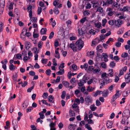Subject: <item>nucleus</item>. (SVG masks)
I'll return each mask as SVG.
<instances>
[{"label":"nucleus","mask_w":130,"mask_h":130,"mask_svg":"<svg viewBox=\"0 0 130 130\" xmlns=\"http://www.w3.org/2000/svg\"><path fill=\"white\" fill-rule=\"evenodd\" d=\"M84 42L81 39L78 40L75 43H71L70 46L71 49H82L83 47Z\"/></svg>","instance_id":"obj_1"},{"label":"nucleus","mask_w":130,"mask_h":130,"mask_svg":"<svg viewBox=\"0 0 130 130\" xmlns=\"http://www.w3.org/2000/svg\"><path fill=\"white\" fill-rule=\"evenodd\" d=\"M92 99L91 97L88 96L85 97V101L86 104L89 105L92 103Z\"/></svg>","instance_id":"obj_2"},{"label":"nucleus","mask_w":130,"mask_h":130,"mask_svg":"<svg viewBox=\"0 0 130 130\" xmlns=\"http://www.w3.org/2000/svg\"><path fill=\"white\" fill-rule=\"evenodd\" d=\"M114 22L115 25L118 26V27H120L121 25L122 24V20L120 19H118L117 21L116 20H115Z\"/></svg>","instance_id":"obj_3"},{"label":"nucleus","mask_w":130,"mask_h":130,"mask_svg":"<svg viewBox=\"0 0 130 130\" xmlns=\"http://www.w3.org/2000/svg\"><path fill=\"white\" fill-rule=\"evenodd\" d=\"M124 78L126 83H128L130 82V73H127L125 75Z\"/></svg>","instance_id":"obj_4"},{"label":"nucleus","mask_w":130,"mask_h":130,"mask_svg":"<svg viewBox=\"0 0 130 130\" xmlns=\"http://www.w3.org/2000/svg\"><path fill=\"white\" fill-rule=\"evenodd\" d=\"M32 6L31 5H29V6L27 7V9L28 10H30L29 11V17L30 18V20L32 18Z\"/></svg>","instance_id":"obj_5"},{"label":"nucleus","mask_w":130,"mask_h":130,"mask_svg":"<svg viewBox=\"0 0 130 130\" xmlns=\"http://www.w3.org/2000/svg\"><path fill=\"white\" fill-rule=\"evenodd\" d=\"M96 80L97 79L96 78L92 77L91 79H90L89 80L87 81V83L88 85H89L91 84L93 81L95 83L96 82Z\"/></svg>","instance_id":"obj_6"},{"label":"nucleus","mask_w":130,"mask_h":130,"mask_svg":"<svg viewBox=\"0 0 130 130\" xmlns=\"http://www.w3.org/2000/svg\"><path fill=\"white\" fill-rule=\"evenodd\" d=\"M31 46L30 43L29 42H26L25 43V48L26 49H29L31 47Z\"/></svg>","instance_id":"obj_7"},{"label":"nucleus","mask_w":130,"mask_h":130,"mask_svg":"<svg viewBox=\"0 0 130 130\" xmlns=\"http://www.w3.org/2000/svg\"><path fill=\"white\" fill-rule=\"evenodd\" d=\"M119 91H117L116 93L112 97L113 99L116 100L120 96V94L119 93Z\"/></svg>","instance_id":"obj_8"},{"label":"nucleus","mask_w":130,"mask_h":130,"mask_svg":"<svg viewBox=\"0 0 130 130\" xmlns=\"http://www.w3.org/2000/svg\"><path fill=\"white\" fill-rule=\"evenodd\" d=\"M31 35V34L30 32H26L25 35H23V38H22V39L24 40H25V37L26 36L29 37Z\"/></svg>","instance_id":"obj_9"},{"label":"nucleus","mask_w":130,"mask_h":130,"mask_svg":"<svg viewBox=\"0 0 130 130\" xmlns=\"http://www.w3.org/2000/svg\"><path fill=\"white\" fill-rule=\"evenodd\" d=\"M89 79V78L87 77V75H84L82 79H81L83 80L82 82L83 83H86L87 80Z\"/></svg>","instance_id":"obj_10"},{"label":"nucleus","mask_w":130,"mask_h":130,"mask_svg":"<svg viewBox=\"0 0 130 130\" xmlns=\"http://www.w3.org/2000/svg\"><path fill=\"white\" fill-rule=\"evenodd\" d=\"M59 69L60 70L56 73V74L57 75H62L64 73V71L63 69H60V67H59Z\"/></svg>","instance_id":"obj_11"},{"label":"nucleus","mask_w":130,"mask_h":130,"mask_svg":"<svg viewBox=\"0 0 130 130\" xmlns=\"http://www.w3.org/2000/svg\"><path fill=\"white\" fill-rule=\"evenodd\" d=\"M46 28H43L41 29L40 31V33L41 35H45L46 31Z\"/></svg>","instance_id":"obj_12"},{"label":"nucleus","mask_w":130,"mask_h":130,"mask_svg":"<svg viewBox=\"0 0 130 130\" xmlns=\"http://www.w3.org/2000/svg\"><path fill=\"white\" fill-rule=\"evenodd\" d=\"M103 81L105 83H110L112 82L111 79H109V78L107 77H106L105 78H104V80Z\"/></svg>","instance_id":"obj_13"},{"label":"nucleus","mask_w":130,"mask_h":130,"mask_svg":"<svg viewBox=\"0 0 130 130\" xmlns=\"http://www.w3.org/2000/svg\"><path fill=\"white\" fill-rule=\"evenodd\" d=\"M5 1H2V0L0 1V8H2L1 9L2 11L3 10V8L5 6ZM3 11H2V12Z\"/></svg>","instance_id":"obj_14"},{"label":"nucleus","mask_w":130,"mask_h":130,"mask_svg":"<svg viewBox=\"0 0 130 130\" xmlns=\"http://www.w3.org/2000/svg\"><path fill=\"white\" fill-rule=\"evenodd\" d=\"M62 83L63 85L66 88L68 87L70 84L68 82L66 81H63Z\"/></svg>","instance_id":"obj_15"},{"label":"nucleus","mask_w":130,"mask_h":130,"mask_svg":"<svg viewBox=\"0 0 130 130\" xmlns=\"http://www.w3.org/2000/svg\"><path fill=\"white\" fill-rule=\"evenodd\" d=\"M103 36H104V35L102 34L100 35V39L98 38H97L95 39V40H97L98 42L102 41L103 40Z\"/></svg>","instance_id":"obj_16"},{"label":"nucleus","mask_w":130,"mask_h":130,"mask_svg":"<svg viewBox=\"0 0 130 130\" xmlns=\"http://www.w3.org/2000/svg\"><path fill=\"white\" fill-rule=\"evenodd\" d=\"M58 49L55 51V57L58 59H59L60 58V55L58 51L57 50Z\"/></svg>","instance_id":"obj_17"},{"label":"nucleus","mask_w":130,"mask_h":130,"mask_svg":"<svg viewBox=\"0 0 130 130\" xmlns=\"http://www.w3.org/2000/svg\"><path fill=\"white\" fill-rule=\"evenodd\" d=\"M48 101L50 102H52V103H54V101H53V99H54V98L53 96L52 95H50L48 96Z\"/></svg>","instance_id":"obj_18"},{"label":"nucleus","mask_w":130,"mask_h":130,"mask_svg":"<svg viewBox=\"0 0 130 130\" xmlns=\"http://www.w3.org/2000/svg\"><path fill=\"white\" fill-rule=\"evenodd\" d=\"M112 123L111 121H108V122L106 123V125L108 128H110L112 127Z\"/></svg>","instance_id":"obj_19"},{"label":"nucleus","mask_w":130,"mask_h":130,"mask_svg":"<svg viewBox=\"0 0 130 130\" xmlns=\"http://www.w3.org/2000/svg\"><path fill=\"white\" fill-rule=\"evenodd\" d=\"M108 71L109 73L108 74H107V76H110L111 77H112L113 75V70L112 69H110Z\"/></svg>","instance_id":"obj_20"},{"label":"nucleus","mask_w":130,"mask_h":130,"mask_svg":"<svg viewBox=\"0 0 130 130\" xmlns=\"http://www.w3.org/2000/svg\"><path fill=\"white\" fill-rule=\"evenodd\" d=\"M108 93H109L108 92L107 90H105L103 92L102 96L104 97H106L107 96Z\"/></svg>","instance_id":"obj_21"},{"label":"nucleus","mask_w":130,"mask_h":130,"mask_svg":"<svg viewBox=\"0 0 130 130\" xmlns=\"http://www.w3.org/2000/svg\"><path fill=\"white\" fill-rule=\"evenodd\" d=\"M127 43L128 45H125V49H130V40H128L127 42Z\"/></svg>","instance_id":"obj_22"},{"label":"nucleus","mask_w":130,"mask_h":130,"mask_svg":"<svg viewBox=\"0 0 130 130\" xmlns=\"http://www.w3.org/2000/svg\"><path fill=\"white\" fill-rule=\"evenodd\" d=\"M90 108L92 111H94L96 109L97 107L95 106V105L93 104L91 105Z\"/></svg>","instance_id":"obj_23"},{"label":"nucleus","mask_w":130,"mask_h":130,"mask_svg":"<svg viewBox=\"0 0 130 130\" xmlns=\"http://www.w3.org/2000/svg\"><path fill=\"white\" fill-rule=\"evenodd\" d=\"M103 91H101L97 90V91L94 95L95 97H96L98 94H102Z\"/></svg>","instance_id":"obj_24"},{"label":"nucleus","mask_w":130,"mask_h":130,"mask_svg":"<svg viewBox=\"0 0 130 130\" xmlns=\"http://www.w3.org/2000/svg\"><path fill=\"white\" fill-rule=\"evenodd\" d=\"M94 89V88H92L91 87H90V86H88L87 88V91L89 92H91L93 91Z\"/></svg>","instance_id":"obj_25"},{"label":"nucleus","mask_w":130,"mask_h":130,"mask_svg":"<svg viewBox=\"0 0 130 130\" xmlns=\"http://www.w3.org/2000/svg\"><path fill=\"white\" fill-rule=\"evenodd\" d=\"M53 11L54 13L56 14H58L59 13V11L57 7H55L54 8Z\"/></svg>","instance_id":"obj_26"},{"label":"nucleus","mask_w":130,"mask_h":130,"mask_svg":"<svg viewBox=\"0 0 130 130\" xmlns=\"http://www.w3.org/2000/svg\"><path fill=\"white\" fill-rule=\"evenodd\" d=\"M97 69H96L94 70L93 69V73H96L98 72H99L100 71V69L99 66H98L97 67Z\"/></svg>","instance_id":"obj_27"},{"label":"nucleus","mask_w":130,"mask_h":130,"mask_svg":"<svg viewBox=\"0 0 130 130\" xmlns=\"http://www.w3.org/2000/svg\"><path fill=\"white\" fill-rule=\"evenodd\" d=\"M66 94V92L64 91H63L62 92V94L61 96V98L62 99H64L65 98Z\"/></svg>","instance_id":"obj_28"},{"label":"nucleus","mask_w":130,"mask_h":130,"mask_svg":"<svg viewBox=\"0 0 130 130\" xmlns=\"http://www.w3.org/2000/svg\"><path fill=\"white\" fill-rule=\"evenodd\" d=\"M17 75L16 74L15 75H13L12 76L13 80L14 82H16L17 80Z\"/></svg>","instance_id":"obj_29"},{"label":"nucleus","mask_w":130,"mask_h":130,"mask_svg":"<svg viewBox=\"0 0 130 130\" xmlns=\"http://www.w3.org/2000/svg\"><path fill=\"white\" fill-rule=\"evenodd\" d=\"M69 113L71 116L73 117L75 116V114L74 112L71 109L70 110H69Z\"/></svg>","instance_id":"obj_30"},{"label":"nucleus","mask_w":130,"mask_h":130,"mask_svg":"<svg viewBox=\"0 0 130 130\" xmlns=\"http://www.w3.org/2000/svg\"><path fill=\"white\" fill-rule=\"evenodd\" d=\"M116 65V63L113 61H111L110 63L109 66L111 68H113Z\"/></svg>","instance_id":"obj_31"},{"label":"nucleus","mask_w":130,"mask_h":130,"mask_svg":"<svg viewBox=\"0 0 130 130\" xmlns=\"http://www.w3.org/2000/svg\"><path fill=\"white\" fill-rule=\"evenodd\" d=\"M15 67L14 66L13 64H10L9 66V69L11 71L15 69Z\"/></svg>","instance_id":"obj_32"},{"label":"nucleus","mask_w":130,"mask_h":130,"mask_svg":"<svg viewBox=\"0 0 130 130\" xmlns=\"http://www.w3.org/2000/svg\"><path fill=\"white\" fill-rule=\"evenodd\" d=\"M69 129L70 130H74L75 129V127L74 125L70 124L68 127Z\"/></svg>","instance_id":"obj_33"},{"label":"nucleus","mask_w":130,"mask_h":130,"mask_svg":"<svg viewBox=\"0 0 130 130\" xmlns=\"http://www.w3.org/2000/svg\"><path fill=\"white\" fill-rule=\"evenodd\" d=\"M72 68L73 70L72 71L73 72L75 70H76L77 69V66L75 64H73L72 65Z\"/></svg>","instance_id":"obj_34"},{"label":"nucleus","mask_w":130,"mask_h":130,"mask_svg":"<svg viewBox=\"0 0 130 130\" xmlns=\"http://www.w3.org/2000/svg\"><path fill=\"white\" fill-rule=\"evenodd\" d=\"M28 103H26V101L24 102L23 104L22 105V107H24V108H26L27 106Z\"/></svg>","instance_id":"obj_35"},{"label":"nucleus","mask_w":130,"mask_h":130,"mask_svg":"<svg viewBox=\"0 0 130 130\" xmlns=\"http://www.w3.org/2000/svg\"><path fill=\"white\" fill-rule=\"evenodd\" d=\"M64 30L63 29V28H62L61 29H60L59 30V31H58V33L60 35L61 34H63V33H64Z\"/></svg>","instance_id":"obj_36"},{"label":"nucleus","mask_w":130,"mask_h":130,"mask_svg":"<svg viewBox=\"0 0 130 130\" xmlns=\"http://www.w3.org/2000/svg\"><path fill=\"white\" fill-rule=\"evenodd\" d=\"M107 20L106 19H104L103 20H102V26L103 27L105 26V24L107 22Z\"/></svg>","instance_id":"obj_37"},{"label":"nucleus","mask_w":130,"mask_h":130,"mask_svg":"<svg viewBox=\"0 0 130 130\" xmlns=\"http://www.w3.org/2000/svg\"><path fill=\"white\" fill-rule=\"evenodd\" d=\"M128 54L127 53L124 52L121 55V57L123 58H125L128 56Z\"/></svg>","instance_id":"obj_38"},{"label":"nucleus","mask_w":130,"mask_h":130,"mask_svg":"<svg viewBox=\"0 0 130 130\" xmlns=\"http://www.w3.org/2000/svg\"><path fill=\"white\" fill-rule=\"evenodd\" d=\"M97 11H98L102 13L103 11V8L101 7H99L97 8Z\"/></svg>","instance_id":"obj_39"},{"label":"nucleus","mask_w":130,"mask_h":130,"mask_svg":"<svg viewBox=\"0 0 130 130\" xmlns=\"http://www.w3.org/2000/svg\"><path fill=\"white\" fill-rule=\"evenodd\" d=\"M48 96V94L47 92L44 93L42 95V97L44 99L47 98Z\"/></svg>","instance_id":"obj_40"},{"label":"nucleus","mask_w":130,"mask_h":130,"mask_svg":"<svg viewBox=\"0 0 130 130\" xmlns=\"http://www.w3.org/2000/svg\"><path fill=\"white\" fill-rule=\"evenodd\" d=\"M42 8L41 7H38V9L37 10V14H40L42 12Z\"/></svg>","instance_id":"obj_41"},{"label":"nucleus","mask_w":130,"mask_h":130,"mask_svg":"<svg viewBox=\"0 0 130 130\" xmlns=\"http://www.w3.org/2000/svg\"><path fill=\"white\" fill-rule=\"evenodd\" d=\"M85 127L88 129V130H92L91 128L90 127V125H88V124H86L85 125Z\"/></svg>","instance_id":"obj_42"},{"label":"nucleus","mask_w":130,"mask_h":130,"mask_svg":"<svg viewBox=\"0 0 130 130\" xmlns=\"http://www.w3.org/2000/svg\"><path fill=\"white\" fill-rule=\"evenodd\" d=\"M108 23L110 25H113L115 24V22L113 20H110L108 22Z\"/></svg>","instance_id":"obj_43"},{"label":"nucleus","mask_w":130,"mask_h":130,"mask_svg":"<svg viewBox=\"0 0 130 130\" xmlns=\"http://www.w3.org/2000/svg\"><path fill=\"white\" fill-rule=\"evenodd\" d=\"M95 25L98 28H99L101 26V23H97L95 24Z\"/></svg>","instance_id":"obj_44"},{"label":"nucleus","mask_w":130,"mask_h":130,"mask_svg":"<svg viewBox=\"0 0 130 130\" xmlns=\"http://www.w3.org/2000/svg\"><path fill=\"white\" fill-rule=\"evenodd\" d=\"M101 66L102 68L105 69L106 68V63L104 62H103L101 63Z\"/></svg>","instance_id":"obj_45"},{"label":"nucleus","mask_w":130,"mask_h":130,"mask_svg":"<svg viewBox=\"0 0 130 130\" xmlns=\"http://www.w3.org/2000/svg\"><path fill=\"white\" fill-rule=\"evenodd\" d=\"M54 35V33L52 31L51 32L50 34L49 38L50 39H52Z\"/></svg>","instance_id":"obj_46"},{"label":"nucleus","mask_w":130,"mask_h":130,"mask_svg":"<svg viewBox=\"0 0 130 130\" xmlns=\"http://www.w3.org/2000/svg\"><path fill=\"white\" fill-rule=\"evenodd\" d=\"M34 87V85L31 87L28 88L27 89V92H31L32 90L33 89Z\"/></svg>","instance_id":"obj_47"},{"label":"nucleus","mask_w":130,"mask_h":130,"mask_svg":"<svg viewBox=\"0 0 130 130\" xmlns=\"http://www.w3.org/2000/svg\"><path fill=\"white\" fill-rule=\"evenodd\" d=\"M67 76L68 77V78L69 79H70L71 78V76H72L71 71H70L67 74Z\"/></svg>","instance_id":"obj_48"},{"label":"nucleus","mask_w":130,"mask_h":130,"mask_svg":"<svg viewBox=\"0 0 130 130\" xmlns=\"http://www.w3.org/2000/svg\"><path fill=\"white\" fill-rule=\"evenodd\" d=\"M13 4L14 3H13L12 4V2H10V5H9V10L12 9H13Z\"/></svg>","instance_id":"obj_49"},{"label":"nucleus","mask_w":130,"mask_h":130,"mask_svg":"<svg viewBox=\"0 0 130 130\" xmlns=\"http://www.w3.org/2000/svg\"><path fill=\"white\" fill-rule=\"evenodd\" d=\"M59 4V3L58 2L56 1L55 0L53 2V5L55 7L57 6Z\"/></svg>","instance_id":"obj_50"},{"label":"nucleus","mask_w":130,"mask_h":130,"mask_svg":"<svg viewBox=\"0 0 130 130\" xmlns=\"http://www.w3.org/2000/svg\"><path fill=\"white\" fill-rule=\"evenodd\" d=\"M33 37L34 38H37L39 36V34H37L35 33V32H33Z\"/></svg>","instance_id":"obj_51"},{"label":"nucleus","mask_w":130,"mask_h":130,"mask_svg":"<svg viewBox=\"0 0 130 130\" xmlns=\"http://www.w3.org/2000/svg\"><path fill=\"white\" fill-rule=\"evenodd\" d=\"M86 17H84L81 19L80 20V22L81 23H84L86 20Z\"/></svg>","instance_id":"obj_52"},{"label":"nucleus","mask_w":130,"mask_h":130,"mask_svg":"<svg viewBox=\"0 0 130 130\" xmlns=\"http://www.w3.org/2000/svg\"><path fill=\"white\" fill-rule=\"evenodd\" d=\"M39 115L40 116V118L43 119L44 118V116L43 114V113H42L41 112H39Z\"/></svg>","instance_id":"obj_53"},{"label":"nucleus","mask_w":130,"mask_h":130,"mask_svg":"<svg viewBox=\"0 0 130 130\" xmlns=\"http://www.w3.org/2000/svg\"><path fill=\"white\" fill-rule=\"evenodd\" d=\"M87 121L88 124H93L94 123V122L91 119H89L87 120Z\"/></svg>","instance_id":"obj_54"},{"label":"nucleus","mask_w":130,"mask_h":130,"mask_svg":"<svg viewBox=\"0 0 130 130\" xmlns=\"http://www.w3.org/2000/svg\"><path fill=\"white\" fill-rule=\"evenodd\" d=\"M56 125L53 123V122H51L49 124V126L51 128H54Z\"/></svg>","instance_id":"obj_55"},{"label":"nucleus","mask_w":130,"mask_h":130,"mask_svg":"<svg viewBox=\"0 0 130 130\" xmlns=\"http://www.w3.org/2000/svg\"><path fill=\"white\" fill-rule=\"evenodd\" d=\"M30 59V57L27 56H24L23 57V60L24 61H26L29 60Z\"/></svg>","instance_id":"obj_56"},{"label":"nucleus","mask_w":130,"mask_h":130,"mask_svg":"<svg viewBox=\"0 0 130 130\" xmlns=\"http://www.w3.org/2000/svg\"><path fill=\"white\" fill-rule=\"evenodd\" d=\"M75 78L74 77L72 78L70 80V82L72 84H73L75 82Z\"/></svg>","instance_id":"obj_57"},{"label":"nucleus","mask_w":130,"mask_h":130,"mask_svg":"<svg viewBox=\"0 0 130 130\" xmlns=\"http://www.w3.org/2000/svg\"><path fill=\"white\" fill-rule=\"evenodd\" d=\"M51 71L50 69L47 70L45 71L46 74L47 75H50L51 74Z\"/></svg>","instance_id":"obj_58"},{"label":"nucleus","mask_w":130,"mask_h":130,"mask_svg":"<svg viewBox=\"0 0 130 130\" xmlns=\"http://www.w3.org/2000/svg\"><path fill=\"white\" fill-rule=\"evenodd\" d=\"M80 82L78 83V85L80 86H82L84 85V83L82 82L83 80L81 79L79 80Z\"/></svg>","instance_id":"obj_59"},{"label":"nucleus","mask_w":130,"mask_h":130,"mask_svg":"<svg viewBox=\"0 0 130 130\" xmlns=\"http://www.w3.org/2000/svg\"><path fill=\"white\" fill-rule=\"evenodd\" d=\"M53 65L55 66L57 65V63H56V61L55 60V58H54L53 60Z\"/></svg>","instance_id":"obj_60"},{"label":"nucleus","mask_w":130,"mask_h":130,"mask_svg":"<svg viewBox=\"0 0 130 130\" xmlns=\"http://www.w3.org/2000/svg\"><path fill=\"white\" fill-rule=\"evenodd\" d=\"M107 76V74H106L105 72L103 73L101 75L102 77L104 78H105Z\"/></svg>","instance_id":"obj_61"},{"label":"nucleus","mask_w":130,"mask_h":130,"mask_svg":"<svg viewBox=\"0 0 130 130\" xmlns=\"http://www.w3.org/2000/svg\"><path fill=\"white\" fill-rule=\"evenodd\" d=\"M113 59L115 61H118L120 59V58L118 56H116L114 57Z\"/></svg>","instance_id":"obj_62"},{"label":"nucleus","mask_w":130,"mask_h":130,"mask_svg":"<svg viewBox=\"0 0 130 130\" xmlns=\"http://www.w3.org/2000/svg\"><path fill=\"white\" fill-rule=\"evenodd\" d=\"M59 45V43L57 40H55L54 42L55 48H56Z\"/></svg>","instance_id":"obj_63"},{"label":"nucleus","mask_w":130,"mask_h":130,"mask_svg":"<svg viewBox=\"0 0 130 130\" xmlns=\"http://www.w3.org/2000/svg\"><path fill=\"white\" fill-rule=\"evenodd\" d=\"M30 127L32 130H38L36 127L33 125H31Z\"/></svg>","instance_id":"obj_64"}]
</instances>
